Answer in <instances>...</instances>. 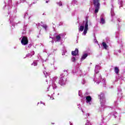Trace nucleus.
Here are the masks:
<instances>
[{
  "label": "nucleus",
  "instance_id": "obj_52",
  "mask_svg": "<svg viewBox=\"0 0 125 125\" xmlns=\"http://www.w3.org/2000/svg\"><path fill=\"white\" fill-rule=\"evenodd\" d=\"M38 25H40V23H38Z\"/></svg>",
  "mask_w": 125,
  "mask_h": 125
},
{
  "label": "nucleus",
  "instance_id": "obj_38",
  "mask_svg": "<svg viewBox=\"0 0 125 125\" xmlns=\"http://www.w3.org/2000/svg\"><path fill=\"white\" fill-rule=\"evenodd\" d=\"M26 1V0H23V1H21V2H25Z\"/></svg>",
  "mask_w": 125,
  "mask_h": 125
},
{
  "label": "nucleus",
  "instance_id": "obj_53",
  "mask_svg": "<svg viewBox=\"0 0 125 125\" xmlns=\"http://www.w3.org/2000/svg\"><path fill=\"white\" fill-rule=\"evenodd\" d=\"M10 23H11V21H10Z\"/></svg>",
  "mask_w": 125,
  "mask_h": 125
},
{
  "label": "nucleus",
  "instance_id": "obj_34",
  "mask_svg": "<svg viewBox=\"0 0 125 125\" xmlns=\"http://www.w3.org/2000/svg\"><path fill=\"white\" fill-rule=\"evenodd\" d=\"M41 104H43L44 105H45V104L44 103H42V101L41 102Z\"/></svg>",
  "mask_w": 125,
  "mask_h": 125
},
{
  "label": "nucleus",
  "instance_id": "obj_55",
  "mask_svg": "<svg viewBox=\"0 0 125 125\" xmlns=\"http://www.w3.org/2000/svg\"><path fill=\"white\" fill-rule=\"evenodd\" d=\"M82 76H83V74H82Z\"/></svg>",
  "mask_w": 125,
  "mask_h": 125
},
{
  "label": "nucleus",
  "instance_id": "obj_33",
  "mask_svg": "<svg viewBox=\"0 0 125 125\" xmlns=\"http://www.w3.org/2000/svg\"><path fill=\"white\" fill-rule=\"evenodd\" d=\"M73 2H74L75 3H77V0H74Z\"/></svg>",
  "mask_w": 125,
  "mask_h": 125
},
{
  "label": "nucleus",
  "instance_id": "obj_15",
  "mask_svg": "<svg viewBox=\"0 0 125 125\" xmlns=\"http://www.w3.org/2000/svg\"><path fill=\"white\" fill-rule=\"evenodd\" d=\"M115 73H116L117 75H118L119 72H120V69H119V67H115L114 68Z\"/></svg>",
  "mask_w": 125,
  "mask_h": 125
},
{
  "label": "nucleus",
  "instance_id": "obj_36",
  "mask_svg": "<svg viewBox=\"0 0 125 125\" xmlns=\"http://www.w3.org/2000/svg\"><path fill=\"white\" fill-rule=\"evenodd\" d=\"M118 120H121V117L120 116H118Z\"/></svg>",
  "mask_w": 125,
  "mask_h": 125
},
{
  "label": "nucleus",
  "instance_id": "obj_29",
  "mask_svg": "<svg viewBox=\"0 0 125 125\" xmlns=\"http://www.w3.org/2000/svg\"><path fill=\"white\" fill-rule=\"evenodd\" d=\"M118 3H120L121 6H122V3H123V1H118Z\"/></svg>",
  "mask_w": 125,
  "mask_h": 125
},
{
  "label": "nucleus",
  "instance_id": "obj_18",
  "mask_svg": "<svg viewBox=\"0 0 125 125\" xmlns=\"http://www.w3.org/2000/svg\"><path fill=\"white\" fill-rule=\"evenodd\" d=\"M83 29H84V27L83 25H81L79 28V31H80L81 32H83Z\"/></svg>",
  "mask_w": 125,
  "mask_h": 125
},
{
  "label": "nucleus",
  "instance_id": "obj_41",
  "mask_svg": "<svg viewBox=\"0 0 125 125\" xmlns=\"http://www.w3.org/2000/svg\"><path fill=\"white\" fill-rule=\"evenodd\" d=\"M49 87L50 86H49L48 88H47V91H48L49 90Z\"/></svg>",
  "mask_w": 125,
  "mask_h": 125
},
{
  "label": "nucleus",
  "instance_id": "obj_47",
  "mask_svg": "<svg viewBox=\"0 0 125 125\" xmlns=\"http://www.w3.org/2000/svg\"><path fill=\"white\" fill-rule=\"evenodd\" d=\"M53 99H54V98H52V100H53Z\"/></svg>",
  "mask_w": 125,
  "mask_h": 125
},
{
  "label": "nucleus",
  "instance_id": "obj_35",
  "mask_svg": "<svg viewBox=\"0 0 125 125\" xmlns=\"http://www.w3.org/2000/svg\"><path fill=\"white\" fill-rule=\"evenodd\" d=\"M94 42H96H96H97V40L96 39H95V40H94Z\"/></svg>",
  "mask_w": 125,
  "mask_h": 125
},
{
  "label": "nucleus",
  "instance_id": "obj_44",
  "mask_svg": "<svg viewBox=\"0 0 125 125\" xmlns=\"http://www.w3.org/2000/svg\"><path fill=\"white\" fill-rule=\"evenodd\" d=\"M87 115L88 117H89V113H87Z\"/></svg>",
  "mask_w": 125,
  "mask_h": 125
},
{
  "label": "nucleus",
  "instance_id": "obj_17",
  "mask_svg": "<svg viewBox=\"0 0 125 125\" xmlns=\"http://www.w3.org/2000/svg\"><path fill=\"white\" fill-rule=\"evenodd\" d=\"M52 86L53 87V89H55L57 87V86L56 85V84L55 83H54V82L52 83Z\"/></svg>",
  "mask_w": 125,
  "mask_h": 125
},
{
  "label": "nucleus",
  "instance_id": "obj_51",
  "mask_svg": "<svg viewBox=\"0 0 125 125\" xmlns=\"http://www.w3.org/2000/svg\"><path fill=\"white\" fill-rule=\"evenodd\" d=\"M62 55H64V53H63V54L62 53Z\"/></svg>",
  "mask_w": 125,
  "mask_h": 125
},
{
  "label": "nucleus",
  "instance_id": "obj_28",
  "mask_svg": "<svg viewBox=\"0 0 125 125\" xmlns=\"http://www.w3.org/2000/svg\"><path fill=\"white\" fill-rule=\"evenodd\" d=\"M86 82H85V80L83 79V81H82V83L83 84H84V83H85Z\"/></svg>",
  "mask_w": 125,
  "mask_h": 125
},
{
  "label": "nucleus",
  "instance_id": "obj_10",
  "mask_svg": "<svg viewBox=\"0 0 125 125\" xmlns=\"http://www.w3.org/2000/svg\"><path fill=\"white\" fill-rule=\"evenodd\" d=\"M71 53L73 56H77L79 54V49H76L74 51H72Z\"/></svg>",
  "mask_w": 125,
  "mask_h": 125
},
{
  "label": "nucleus",
  "instance_id": "obj_54",
  "mask_svg": "<svg viewBox=\"0 0 125 125\" xmlns=\"http://www.w3.org/2000/svg\"><path fill=\"white\" fill-rule=\"evenodd\" d=\"M48 55H49V56L50 55V54H49Z\"/></svg>",
  "mask_w": 125,
  "mask_h": 125
},
{
  "label": "nucleus",
  "instance_id": "obj_13",
  "mask_svg": "<svg viewBox=\"0 0 125 125\" xmlns=\"http://www.w3.org/2000/svg\"><path fill=\"white\" fill-rule=\"evenodd\" d=\"M104 23H105V19L103 18L102 16H101L100 23L102 24L103 25V24H104Z\"/></svg>",
  "mask_w": 125,
  "mask_h": 125
},
{
  "label": "nucleus",
  "instance_id": "obj_40",
  "mask_svg": "<svg viewBox=\"0 0 125 125\" xmlns=\"http://www.w3.org/2000/svg\"><path fill=\"white\" fill-rule=\"evenodd\" d=\"M31 45H29L27 48H30Z\"/></svg>",
  "mask_w": 125,
  "mask_h": 125
},
{
  "label": "nucleus",
  "instance_id": "obj_31",
  "mask_svg": "<svg viewBox=\"0 0 125 125\" xmlns=\"http://www.w3.org/2000/svg\"><path fill=\"white\" fill-rule=\"evenodd\" d=\"M56 27V26H55V24H53V29H55V27Z\"/></svg>",
  "mask_w": 125,
  "mask_h": 125
},
{
  "label": "nucleus",
  "instance_id": "obj_4",
  "mask_svg": "<svg viewBox=\"0 0 125 125\" xmlns=\"http://www.w3.org/2000/svg\"><path fill=\"white\" fill-rule=\"evenodd\" d=\"M94 6L95 7V13H97L98 10H99V6L100 3H99V0H93Z\"/></svg>",
  "mask_w": 125,
  "mask_h": 125
},
{
  "label": "nucleus",
  "instance_id": "obj_8",
  "mask_svg": "<svg viewBox=\"0 0 125 125\" xmlns=\"http://www.w3.org/2000/svg\"><path fill=\"white\" fill-rule=\"evenodd\" d=\"M61 36H63V34H60L59 35L56 36L55 38V41L57 42H59L60 41H61Z\"/></svg>",
  "mask_w": 125,
  "mask_h": 125
},
{
  "label": "nucleus",
  "instance_id": "obj_39",
  "mask_svg": "<svg viewBox=\"0 0 125 125\" xmlns=\"http://www.w3.org/2000/svg\"><path fill=\"white\" fill-rule=\"evenodd\" d=\"M118 22H121V20L118 19Z\"/></svg>",
  "mask_w": 125,
  "mask_h": 125
},
{
  "label": "nucleus",
  "instance_id": "obj_23",
  "mask_svg": "<svg viewBox=\"0 0 125 125\" xmlns=\"http://www.w3.org/2000/svg\"><path fill=\"white\" fill-rule=\"evenodd\" d=\"M77 58L75 57H72L71 60L72 61V62H76V61L77 60Z\"/></svg>",
  "mask_w": 125,
  "mask_h": 125
},
{
  "label": "nucleus",
  "instance_id": "obj_20",
  "mask_svg": "<svg viewBox=\"0 0 125 125\" xmlns=\"http://www.w3.org/2000/svg\"><path fill=\"white\" fill-rule=\"evenodd\" d=\"M31 65H33L34 66L38 65V61H34L33 63L31 64Z\"/></svg>",
  "mask_w": 125,
  "mask_h": 125
},
{
  "label": "nucleus",
  "instance_id": "obj_42",
  "mask_svg": "<svg viewBox=\"0 0 125 125\" xmlns=\"http://www.w3.org/2000/svg\"><path fill=\"white\" fill-rule=\"evenodd\" d=\"M118 52H119V53H121V50H119Z\"/></svg>",
  "mask_w": 125,
  "mask_h": 125
},
{
  "label": "nucleus",
  "instance_id": "obj_12",
  "mask_svg": "<svg viewBox=\"0 0 125 125\" xmlns=\"http://www.w3.org/2000/svg\"><path fill=\"white\" fill-rule=\"evenodd\" d=\"M26 27H27V24H24V26H23V31L22 32V35H26Z\"/></svg>",
  "mask_w": 125,
  "mask_h": 125
},
{
  "label": "nucleus",
  "instance_id": "obj_3",
  "mask_svg": "<svg viewBox=\"0 0 125 125\" xmlns=\"http://www.w3.org/2000/svg\"><path fill=\"white\" fill-rule=\"evenodd\" d=\"M99 99L100 100L101 104L102 107L104 106L105 104V96H104V93H101L100 95H99Z\"/></svg>",
  "mask_w": 125,
  "mask_h": 125
},
{
  "label": "nucleus",
  "instance_id": "obj_45",
  "mask_svg": "<svg viewBox=\"0 0 125 125\" xmlns=\"http://www.w3.org/2000/svg\"><path fill=\"white\" fill-rule=\"evenodd\" d=\"M52 43H53V41H51Z\"/></svg>",
  "mask_w": 125,
  "mask_h": 125
},
{
  "label": "nucleus",
  "instance_id": "obj_24",
  "mask_svg": "<svg viewBox=\"0 0 125 125\" xmlns=\"http://www.w3.org/2000/svg\"><path fill=\"white\" fill-rule=\"evenodd\" d=\"M43 74L45 75V77H47V76H49L48 73L45 71H43Z\"/></svg>",
  "mask_w": 125,
  "mask_h": 125
},
{
  "label": "nucleus",
  "instance_id": "obj_43",
  "mask_svg": "<svg viewBox=\"0 0 125 125\" xmlns=\"http://www.w3.org/2000/svg\"><path fill=\"white\" fill-rule=\"evenodd\" d=\"M27 15H28L27 14H25V15H24V17H26V16H27Z\"/></svg>",
  "mask_w": 125,
  "mask_h": 125
},
{
  "label": "nucleus",
  "instance_id": "obj_7",
  "mask_svg": "<svg viewBox=\"0 0 125 125\" xmlns=\"http://www.w3.org/2000/svg\"><path fill=\"white\" fill-rule=\"evenodd\" d=\"M7 6L9 9L12 7V1L11 0H7V2H6V6Z\"/></svg>",
  "mask_w": 125,
  "mask_h": 125
},
{
  "label": "nucleus",
  "instance_id": "obj_2",
  "mask_svg": "<svg viewBox=\"0 0 125 125\" xmlns=\"http://www.w3.org/2000/svg\"><path fill=\"white\" fill-rule=\"evenodd\" d=\"M102 80V83H103V84H104V86H105V79L101 78V75L100 74H97L96 75L95 78L93 79L94 82H95L98 84L101 82Z\"/></svg>",
  "mask_w": 125,
  "mask_h": 125
},
{
  "label": "nucleus",
  "instance_id": "obj_5",
  "mask_svg": "<svg viewBox=\"0 0 125 125\" xmlns=\"http://www.w3.org/2000/svg\"><path fill=\"white\" fill-rule=\"evenodd\" d=\"M83 23L84 24V29L83 35L85 36V35L87 33V30H88V20H87V19L85 20V23L84 21H83Z\"/></svg>",
  "mask_w": 125,
  "mask_h": 125
},
{
  "label": "nucleus",
  "instance_id": "obj_14",
  "mask_svg": "<svg viewBox=\"0 0 125 125\" xmlns=\"http://www.w3.org/2000/svg\"><path fill=\"white\" fill-rule=\"evenodd\" d=\"M88 55L86 53L84 54L81 58V60H84V59L87 57Z\"/></svg>",
  "mask_w": 125,
  "mask_h": 125
},
{
  "label": "nucleus",
  "instance_id": "obj_57",
  "mask_svg": "<svg viewBox=\"0 0 125 125\" xmlns=\"http://www.w3.org/2000/svg\"><path fill=\"white\" fill-rule=\"evenodd\" d=\"M70 125H72V124H70Z\"/></svg>",
  "mask_w": 125,
  "mask_h": 125
},
{
  "label": "nucleus",
  "instance_id": "obj_21",
  "mask_svg": "<svg viewBox=\"0 0 125 125\" xmlns=\"http://www.w3.org/2000/svg\"><path fill=\"white\" fill-rule=\"evenodd\" d=\"M112 115H113L114 117V118L116 119L117 118V115H118V113L116 112H113L111 113Z\"/></svg>",
  "mask_w": 125,
  "mask_h": 125
},
{
  "label": "nucleus",
  "instance_id": "obj_1",
  "mask_svg": "<svg viewBox=\"0 0 125 125\" xmlns=\"http://www.w3.org/2000/svg\"><path fill=\"white\" fill-rule=\"evenodd\" d=\"M65 74L67 75V72L66 71H64V73L61 74L60 79L59 81V84H61V85H64L66 84V80H67V78L65 76Z\"/></svg>",
  "mask_w": 125,
  "mask_h": 125
},
{
  "label": "nucleus",
  "instance_id": "obj_37",
  "mask_svg": "<svg viewBox=\"0 0 125 125\" xmlns=\"http://www.w3.org/2000/svg\"><path fill=\"white\" fill-rule=\"evenodd\" d=\"M49 1V0H48L46 1V3H48Z\"/></svg>",
  "mask_w": 125,
  "mask_h": 125
},
{
  "label": "nucleus",
  "instance_id": "obj_50",
  "mask_svg": "<svg viewBox=\"0 0 125 125\" xmlns=\"http://www.w3.org/2000/svg\"><path fill=\"white\" fill-rule=\"evenodd\" d=\"M55 50H54L53 52L55 51Z\"/></svg>",
  "mask_w": 125,
  "mask_h": 125
},
{
  "label": "nucleus",
  "instance_id": "obj_19",
  "mask_svg": "<svg viewBox=\"0 0 125 125\" xmlns=\"http://www.w3.org/2000/svg\"><path fill=\"white\" fill-rule=\"evenodd\" d=\"M111 16H115V13H114V8H112L111 9Z\"/></svg>",
  "mask_w": 125,
  "mask_h": 125
},
{
  "label": "nucleus",
  "instance_id": "obj_48",
  "mask_svg": "<svg viewBox=\"0 0 125 125\" xmlns=\"http://www.w3.org/2000/svg\"><path fill=\"white\" fill-rule=\"evenodd\" d=\"M39 104H40V103H38V105H39Z\"/></svg>",
  "mask_w": 125,
  "mask_h": 125
},
{
  "label": "nucleus",
  "instance_id": "obj_26",
  "mask_svg": "<svg viewBox=\"0 0 125 125\" xmlns=\"http://www.w3.org/2000/svg\"><path fill=\"white\" fill-rule=\"evenodd\" d=\"M42 26L43 27V28L45 29V30L46 31V28H47V26H46V25L44 24V25H42Z\"/></svg>",
  "mask_w": 125,
  "mask_h": 125
},
{
  "label": "nucleus",
  "instance_id": "obj_22",
  "mask_svg": "<svg viewBox=\"0 0 125 125\" xmlns=\"http://www.w3.org/2000/svg\"><path fill=\"white\" fill-rule=\"evenodd\" d=\"M32 56H33V55H31L30 53H28L26 55L25 57H24V58H26V57L31 58L32 57Z\"/></svg>",
  "mask_w": 125,
  "mask_h": 125
},
{
  "label": "nucleus",
  "instance_id": "obj_56",
  "mask_svg": "<svg viewBox=\"0 0 125 125\" xmlns=\"http://www.w3.org/2000/svg\"><path fill=\"white\" fill-rule=\"evenodd\" d=\"M46 82H47V81L46 80Z\"/></svg>",
  "mask_w": 125,
  "mask_h": 125
},
{
  "label": "nucleus",
  "instance_id": "obj_25",
  "mask_svg": "<svg viewBox=\"0 0 125 125\" xmlns=\"http://www.w3.org/2000/svg\"><path fill=\"white\" fill-rule=\"evenodd\" d=\"M57 4H59V6H62V1H59L57 3Z\"/></svg>",
  "mask_w": 125,
  "mask_h": 125
},
{
  "label": "nucleus",
  "instance_id": "obj_11",
  "mask_svg": "<svg viewBox=\"0 0 125 125\" xmlns=\"http://www.w3.org/2000/svg\"><path fill=\"white\" fill-rule=\"evenodd\" d=\"M100 69V66L99 65H96L95 69V72L96 74H98L99 72V69Z\"/></svg>",
  "mask_w": 125,
  "mask_h": 125
},
{
  "label": "nucleus",
  "instance_id": "obj_27",
  "mask_svg": "<svg viewBox=\"0 0 125 125\" xmlns=\"http://www.w3.org/2000/svg\"><path fill=\"white\" fill-rule=\"evenodd\" d=\"M79 96H80L81 97H82V96H83V95L82 94V91H79Z\"/></svg>",
  "mask_w": 125,
  "mask_h": 125
},
{
  "label": "nucleus",
  "instance_id": "obj_9",
  "mask_svg": "<svg viewBox=\"0 0 125 125\" xmlns=\"http://www.w3.org/2000/svg\"><path fill=\"white\" fill-rule=\"evenodd\" d=\"M91 97L90 96H88L86 97V103L88 105H91Z\"/></svg>",
  "mask_w": 125,
  "mask_h": 125
},
{
  "label": "nucleus",
  "instance_id": "obj_6",
  "mask_svg": "<svg viewBox=\"0 0 125 125\" xmlns=\"http://www.w3.org/2000/svg\"><path fill=\"white\" fill-rule=\"evenodd\" d=\"M28 38L26 36H23L21 41V44H22V45H26V44H28Z\"/></svg>",
  "mask_w": 125,
  "mask_h": 125
},
{
  "label": "nucleus",
  "instance_id": "obj_49",
  "mask_svg": "<svg viewBox=\"0 0 125 125\" xmlns=\"http://www.w3.org/2000/svg\"><path fill=\"white\" fill-rule=\"evenodd\" d=\"M35 3H35V2H33V4H35Z\"/></svg>",
  "mask_w": 125,
  "mask_h": 125
},
{
  "label": "nucleus",
  "instance_id": "obj_46",
  "mask_svg": "<svg viewBox=\"0 0 125 125\" xmlns=\"http://www.w3.org/2000/svg\"><path fill=\"white\" fill-rule=\"evenodd\" d=\"M17 3V4H18L19 3V2H18Z\"/></svg>",
  "mask_w": 125,
  "mask_h": 125
},
{
  "label": "nucleus",
  "instance_id": "obj_30",
  "mask_svg": "<svg viewBox=\"0 0 125 125\" xmlns=\"http://www.w3.org/2000/svg\"><path fill=\"white\" fill-rule=\"evenodd\" d=\"M56 80H57V77H55L53 79V82H56Z\"/></svg>",
  "mask_w": 125,
  "mask_h": 125
},
{
  "label": "nucleus",
  "instance_id": "obj_32",
  "mask_svg": "<svg viewBox=\"0 0 125 125\" xmlns=\"http://www.w3.org/2000/svg\"><path fill=\"white\" fill-rule=\"evenodd\" d=\"M32 54V56L34 55H35V51H32L31 52Z\"/></svg>",
  "mask_w": 125,
  "mask_h": 125
},
{
  "label": "nucleus",
  "instance_id": "obj_16",
  "mask_svg": "<svg viewBox=\"0 0 125 125\" xmlns=\"http://www.w3.org/2000/svg\"><path fill=\"white\" fill-rule=\"evenodd\" d=\"M102 45L103 47H104V49H107V48H108V45H107V44H106L105 42H103L102 43Z\"/></svg>",
  "mask_w": 125,
  "mask_h": 125
}]
</instances>
